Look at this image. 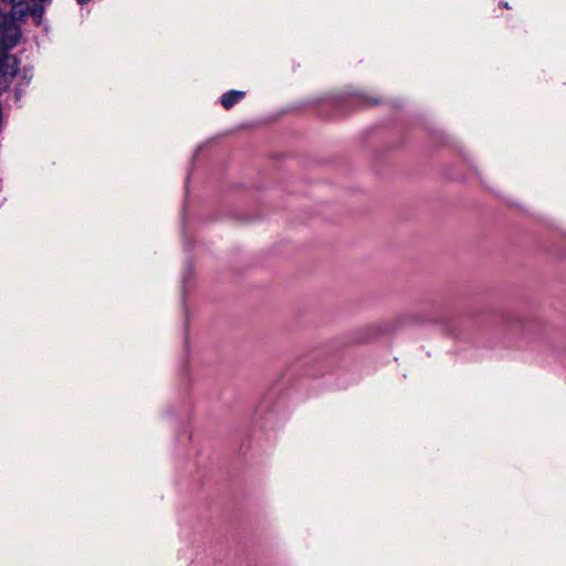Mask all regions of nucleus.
<instances>
[{
	"instance_id": "nucleus-1",
	"label": "nucleus",
	"mask_w": 566,
	"mask_h": 566,
	"mask_svg": "<svg viewBox=\"0 0 566 566\" xmlns=\"http://www.w3.org/2000/svg\"><path fill=\"white\" fill-rule=\"evenodd\" d=\"M24 18L14 13V4L10 12H0V94L10 87L20 71L21 61L9 51L20 41L21 31L17 21Z\"/></svg>"
},
{
	"instance_id": "nucleus-2",
	"label": "nucleus",
	"mask_w": 566,
	"mask_h": 566,
	"mask_svg": "<svg viewBox=\"0 0 566 566\" xmlns=\"http://www.w3.org/2000/svg\"><path fill=\"white\" fill-rule=\"evenodd\" d=\"M91 1L92 0H76L81 6L87 4ZM48 2H51V0H19L18 3H14V13L18 14V17L31 15L34 23L41 25L45 11L44 6Z\"/></svg>"
},
{
	"instance_id": "nucleus-3",
	"label": "nucleus",
	"mask_w": 566,
	"mask_h": 566,
	"mask_svg": "<svg viewBox=\"0 0 566 566\" xmlns=\"http://www.w3.org/2000/svg\"><path fill=\"white\" fill-rule=\"evenodd\" d=\"M379 103V99L371 98L361 94H349L342 101L343 105L348 106L352 109L369 107Z\"/></svg>"
},
{
	"instance_id": "nucleus-4",
	"label": "nucleus",
	"mask_w": 566,
	"mask_h": 566,
	"mask_svg": "<svg viewBox=\"0 0 566 566\" xmlns=\"http://www.w3.org/2000/svg\"><path fill=\"white\" fill-rule=\"evenodd\" d=\"M245 96V92L238 90H230L222 94L220 103L223 108L231 109Z\"/></svg>"
},
{
	"instance_id": "nucleus-5",
	"label": "nucleus",
	"mask_w": 566,
	"mask_h": 566,
	"mask_svg": "<svg viewBox=\"0 0 566 566\" xmlns=\"http://www.w3.org/2000/svg\"><path fill=\"white\" fill-rule=\"evenodd\" d=\"M31 71L32 70L28 67H23L22 70V80L25 81V84H29L32 78Z\"/></svg>"
},
{
	"instance_id": "nucleus-6",
	"label": "nucleus",
	"mask_w": 566,
	"mask_h": 566,
	"mask_svg": "<svg viewBox=\"0 0 566 566\" xmlns=\"http://www.w3.org/2000/svg\"><path fill=\"white\" fill-rule=\"evenodd\" d=\"M14 94H15L17 99H20V97H21V90L19 87H15Z\"/></svg>"
},
{
	"instance_id": "nucleus-7",
	"label": "nucleus",
	"mask_w": 566,
	"mask_h": 566,
	"mask_svg": "<svg viewBox=\"0 0 566 566\" xmlns=\"http://www.w3.org/2000/svg\"><path fill=\"white\" fill-rule=\"evenodd\" d=\"M1 1L6 2V3H10L12 7L14 3H18L19 0H1Z\"/></svg>"
},
{
	"instance_id": "nucleus-8",
	"label": "nucleus",
	"mask_w": 566,
	"mask_h": 566,
	"mask_svg": "<svg viewBox=\"0 0 566 566\" xmlns=\"http://www.w3.org/2000/svg\"><path fill=\"white\" fill-rule=\"evenodd\" d=\"M503 7L506 8V9L510 8L507 2L503 3Z\"/></svg>"
}]
</instances>
